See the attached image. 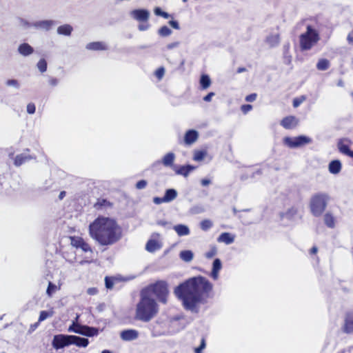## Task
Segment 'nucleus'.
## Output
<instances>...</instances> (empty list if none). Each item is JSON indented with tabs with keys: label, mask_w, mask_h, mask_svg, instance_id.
I'll list each match as a JSON object with an SVG mask.
<instances>
[{
	"label": "nucleus",
	"mask_w": 353,
	"mask_h": 353,
	"mask_svg": "<svg viewBox=\"0 0 353 353\" xmlns=\"http://www.w3.org/2000/svg\"><path fill=\"white\" fill-rule=\"evenodd\" d=\"M214 95V93L211 92H209L206 96L203 97V100L205 101H210L212 99V97Z\"/></svg>",
	"instance_id": "obj_57"
},
{
	"label": "nucleus",
	"mask_w": 353,
	"mask_h": 353,
	"mask_svg": "<svg viewBox=\"0 0 353 353\" xmlns=\"http://www.w3.org/2000/svg\"><path fill=\"white\" fill-rule=\"evenodd\" d=\"M120 336L125 341H133L138 338L139 332L136 330H125L121 332Z\"/></svg>",
	"instance_id": "obj_15"
},
{
	"label": "nucleus",
	"mask_w": 353,
	"mask_h": 353,
	"mask_svg": "<svg viewBox=\"0 0 353 353\" xmlns=\"http://www.w3.org/2000/svg\"><path fill=\"white\" fill-rule=\"evenodd\" d=\"M174 230L179 236H185L190 233L189 228L184 225H176L174 227Z\"/></svg>",
	"instance_id": "obj_31"
},
{
	"label": "nucleus",
	"mask_w": 353,
	"mask_h": 353,
	"mask_svg": "<svg viewBox=\"0 0 353 353\" xmlns=\"http://www.w3.org/2000/svg\"><path fill=\"white\" fill-rule=\"evenodd\" d=\"M320 40L319 32L310 25L306 32L299 36V45L302 51L310 50Z\"/></svg>",
	"instance_id": "obj_4"
},
{
	"label": "nucleus",
	"mask_w": 353,
	"mask_h": 353,
	"mask_svg": "<svg viewBox=\"0 0 353 353\" xmlns=\"http://www.w3.org/2000/svg\"><path fill=\"white\" fill-rule=\"evenodd\" d=\"M48 81H49L50 85H52V86L57 85L58 84V82H59L58 79H56V78H54V77H50Z\"/></svg>",
	"instance_id": "obj_55"
},
{
	"label": "nucleus",
	"mask_w": 353,
	"mask_h": 353,
	"mask_svg": "<svg viewBox=\"0 0 353 353\" xmlns=\"http://www.w3.org/2000/svg\"><path fill=\"white\" fill-rule=\"evenodd\" d=\"M54 24V21L51 20L40 21L37 22L34 26L38 28L45 30H49Z\"/></svg>",
	"instance_id": "obj_27"
},
{
	"label": "nucleus",
	"mask_w": 353,
	"mask_h": 353,
	"mask_svg": "<svg viewBox=\"0 0 353 353\" xmlns=\"http://www.w3.org/2000/svg\"><path fill=\"white\" fill-rule=\"evenodd\" d=\"M328 196L323 193H318L313 195L310 200V211L315 216H320L327 207Z\"/></svg>",
	"instance_id": "obj_6"
},
{
	"label": "nucleus",
	"mask_w": 353,
	"mask_h": 353,
	"mask_svg": "<svg viewBox=\"0 0 353 353\" xmlns=\"http://www.w3.org/2000/svg\"><path fill=\"white\" fill-rule=\"evenodd\" d=\"M211 183L210 180L208 179H202L201 181V183L203 186H207Z\"/></svg>",
	"instance_id": "obj_59"
},
{
	"label": "nucleus",
	"mask_w": 353,
	"mask_h": 353,
	"mask_svg": "<svg viewBox=\"0 0 353 353\" xmlns=\"http://www.w3.org/2000/svg\"><path fill=\"white\" fill-rule=\"evenodd\" d=\"M54 314L53 310H50L49 311L43 310L40 312L39 317V321L41 323V321H43L48 317L52 316Z\"/></svg>",
	"instance_id": "obj_36"
},
{
	"label": "nucleus",
	"mask_w": 353,
	"mask_h": 353,
	"mask_svg": "<svg viewBox=\"0 0 353 353\" xmlns=\"http://www.w3.org/2000/svg\"><path fill=\"white\" fill-rule=\"evenodd\" d=\"M88 344L89 341L88 339L71 335V345H75L77 347H85L88 345Z\"/></svg>",
	"instance_id": "obj_17"
},
{
	"label": "nucleus",
	"mask_w": 353,
	"mask_h": 353,
	"mask_svg": "<svg viewBox=\"0 0 353 353\" xmlns=\"http://www.w3.org/2000/svg\"><path fill=\"white\" fill-rule=\"evenodd\" d=\"M37 68L41 72H44L47 70V62L45 59H41L37 63Z\"/></svg>",
	"instance_id": "obj_40"
},
{
	"label": "nucleus",
	"mask_w": 353,
	"mask_h": 353,
	"mask_svg": "<svg viewBox=\"0 0 353 353\" xmlns=\"http://www.w3.org/2000/svg\"><path fill=\"white\" fill-rule=\"evenodd\" d=\"M298 119L294 116H288L281 121V125L285 129H292L298 125Z\"/></svg>",
	"instance_id": "obj_14"
},
{
	"label": "nucleus",
	"mask_w": 353,
	"mask_h": 353,
	"mask_svg": "<svg viewBox=\"0 0 353 353\" xmlns=\"http://www.w3.org/2000/svg\"><path fill=\"white\" fill-rule=\"evenodd\" d=\"M342 329L344 333H353V311L346 313Z\"/></svg>",
	"instance_id": "obj_13"
},
{
	"label": "nucleus",
	"mask_w": 353,
	"mask_h": 353,
	"mask_svg": "<svg viewBox=\"0 0 353 353\" xmlns=\"http://www.w3.org/2000/svg\"><path fill=\"white\" fill-rule=\"evenodd\" d=\"M159 305L156 301L147 294V290H141V299L136 307L134 319L143 322H149L156 316Z\"/></svg>",
	"instance_id": "obj_3"
},
{
	"label": "nucleus",
	"mask_w": 353,
	"mask_h": 353,
	"mask_svg": "<svg viewBox=\"0 0 353 353\" xmlns=\"http://www.w3.org/2000/svg\"><path fill=\"white\" fill-rule=\"evenodd\" d=\"M112 206V203L105 199H98L97 202L94 203V207L97 210H101L103 208H110Z\"/></svg>",
	"instance_id": "obj_25"
},
{
	"label": "nucleus",
	"mask_w": 353,
	"mask_h": 353,
	"mask_svg": "<svg viewBox=\"0 0 353 353\" xmlns=\"http://www.w3.org/2000/svg\"><path fill=\"white\" fill-rule=\"evenodd\" d=\"M180 257L184 261L189 262L193 259V253L190 250H183L181 252Z\"/></svg>",
	"instance_id": "obj_35"
},
{
	"label": "nucleus",
	"mask_w": 353,
	"mask_h": 353,
	"mask_svg": "<svg viewBox=\"0 0 353 353\" xmlns=\"http://www.w3.org/2000/svg\"><path fill=\"white\" fill-rule=\"evenodd\" d=\"M341 163L339 160H333L328 165L329 172L333 174H339L341 170Z\"/></svg>",
	"instance_id": "obj_19"
},
{
	"label": "nucleus",
	"mask_w": 353,
	"mask_h": 353,
	"mask_svg": "<svg viewBox=\"0 0 353 353\" xmlns=\"http://www.w3.org/2000/svg\"><path fill=\"white\" fill-rule=\"evenodd\" d=\"M172 33V30L166 26H163L160 28L159 30V34L161 37H168Z\"/></svg>",
	"instance_id": "obj_39"
},
{
	"label": "nucleus",
	"mask_w": 353,
	"mask_h": 353,
	"mask_svg": "<svg viewBox=\"0 0 353 353\" xmlns=\"http://www.w3.org/2000/svg\"><path fill=\"white\" fill-rule=\"evenodd\" d=\"M252 109V105L250 104H244L241 107V110L243 114H247Z\"/></svg>",
	"instance_id": "obj_47"
},
{
	"label": "nucleus",
	"mask_w": 353,
	"mask_h": 353,
	"mask_svg": "<svg viewBox=\"0 0 353 353\" xmlns=\"http://www.w3.org/2000/svg\"><path fill=\"white\" fill-rule=\"evenodd\" d=\"M324 222L328 228H333L335 225V219L329 212L324 215Z\"/></svg>",
	"instance_id": "obj_33"
},
{
	"label": "nucleus",
	"mask_w": 353,
	"mask_h": 353,
	"mask_svg": "<svg viewBox=\"0 0 353 353\" xmlns=\"http://www.w3.org/2000/svg\"><path fill=\"white\" fill-rule=\"evenodd\" d=\"M114 279L109 276L105 277V285L106 288L108 289H112L114 286Z\"/></svg>",
	"instance_id": "obj_45"
},
{
	"label": "nucleus",
	"mask_w": 353,
	"mask_h": 353,
	"mask_svg": "<svg viewBox=\"0 0 353 353\" xmlns=\"http://www.w3.org/2000/svg\"><path fill=\"white\" fill-rule=\"evenodd\" d=\"M87 292L90 295H95L98 293V290L97 288H90L88 289Z\"/></svg>",
	"instance_id": "obj_54"
},
{
	"label": "nucleus",
	"mask_w": 353,
	"mask_h": 353,
	"mask_svg": "<svg viewBox=\"0 0 353 353\" xmlns=\"http://www.w3.org/2000/svg\"><path fill=\"white\" fill-rule=\"evenodd\" d=\"M40 322L38 321L37 322L32 324L30 327V331L32 332L37 329V327L39 326Z\"/></svg>",
	"instance_id": "obj_60"
},
{
	"label": "nucleus",
	"mask_w": 353,
	"mask_h": 353,
	"mask_svg": "<svg viewBox=\"0 0 353 353\" xmlns=\"http://www.w3.org/2000/svg\"><path fill=\"white\" fill-rule=\"evenodd\" d=\"M311 142L312 139L304 135H300L294 138L286 137L283 139V143L290 148H299Z\"/></svg>",
	"instance_id": "obj_9"
},
{
	"label": "nucleus",
	"mask_w": 353,
	"mask_h": 353,
	"mask_svg": "<svg viewBox=\"0 0 353 353\" xmlns=\"http://www.w3.org/2000/svg\"><path fill=\"white\" fill-rule=\"evenodd\" d=\"M205 345H206V344H205V339L204 337H203L201 339V344L199 346V347L203 350L205 347Z\"/></svg>",
	"instance_id": "obj_62"
},
{
	"label": "nucleus",
	"mask_w": 353,
	"mask_h": 353,
	"mask_svg": "<svg viewBox=\"0 0 353 353\" xmlns=\"http://www.w3.org/2000/svg\"><path fill=\"white\" fill-rule=\"evenodd\" d=\"M213 285L205 277L194 276L185 280L174 289V294L182 301L185 309L196 311L201 303H205L212 292Z\"/></svg>",
	"instance_id": "obj_1"
},
{
	"label": "nucleus",
	"mask_w": 353,
	"mask_h": 353,
	"mask_svg": "<svg viewBox=\"0 0 353 353\" xmlns=\"http://www.w3.org/2000/svg\"><path fill=\"white\" fill-rule=\"evenodd\" d=\"M6 85L8 86H14L15 88H19V84L18 81L15 79H9L6 81Z\"/></svg>",
	"instance_id": "obj_50"
},
{
	"label": "nucleus",
	"mask_w": 353,
	"mask_h": 353,
	"mask_svg": "<svg viewBox=\"0 0 353 353\" xmlns=\"http://www.w3.org/2000/svg\"><path fill=\"white\" fill-rule=\"evenodd\" d=\"M36 108L33 103H30L27 105V112L29 114H34L35 112Z\"/></svg>",
	"instance_id": "obj_49"
},
{
	"label": "nucleus",
	"mask_w": 353,
	"mask_h": 353,
	"mask_svg": "<svg viewBox=\"0 0 353 353\" xmlns=\"http://www.w3.org/2000/svg\"><path fill=\"white\" fill-rule=\"evenodd\" d=\"M174 154L172 152L167 153L162 159L161 161H158L157 163H163L166 167H170L173 165L174 161Z\"/></svg>",
	"instance_id": "obj_23"
},
{
	"label": "nucleus",
	"mask_w": 353,
	"mask_h": 353,
	"mask_svg": "<svg viewBox=\"0 0 353 353\" xmlns=\"http://www.w3.org/2000/svg\"><path fill=\"white\" fill-rule=\"evenodd\" d=\"M153 202L157 204V205H159V204H161L162 203H166L165 199H164V196L163 197H154L153 199Z\"/></svg>",
	"instance_id": "obj_52"
},
{
	"label": "nucleus",
	"mask_w": 353,
	"mask_h": 353,
	"mask_svg": "<svg viewBox=\"0 0 353 353\" xmlns=\"http://www.w3.org/2000/svg\"><path fill=\"white\" fill-rule=\"evenodd\" d=\"M217 253V248L215 245H212L210 250L205 254V256L208 259H212Z\"/></svg>",
	"instance_id": "obj_43"
},
{
	"label": "nucleus",
	"mask_w": 353,
	"mask_h": 353,
	"mask_svg": "<svg viewBox=\"0 0 353 353\" xmlns=\"http://www.w3.org/2000/svg\"><path fill=\"white\" fill-rule=\"evenodd\" d=\"M206 154L207 152L205 150H196L194 153L193 159L196 161H202Z\"/></svg>",
	"instance_id": "obj_37"
},
{
	"label": "nucleus",
	"mask_w": 353,
	"mask_h": 353,
	"mask_svg": "<svg viewBox=\"0 0 353 353\" xmlns=\"http://www.w3.org/2000/svg\"><path fill=\"white\" fill-rule=\"evenodd\" d=\"M159 248L160 245L156 240L154 239L149 240L145 245V249L149 252H154Z\"/></svg>",
	"instance_id": "obj_26"
},
{
	"label": "nucleus",
	"mask_w": 353,
	"mask_h": 353,
	"mask_svg": "<svg viewBox=\"0 0 353 353\" xmlns=\"http://www.w3.org/2000/svg\"><path fill=\"white\" fill-rule=\"evenodd\" d=\"M169 24L174 29L178 30L179 29V23L176 21H170Z\"/></svg>",
	"instance_id": "obj_56"
},
{
	"label": "nucleus",
	"mask_w": 353,
	"mask_h": 353,
	"mask_svg": "<svg viewBox=\"0 0 353 353\" xmlns=\"http://www.w3.org/2000/svg\"><path fill=\"white\" fill-rule=\"evenodd\" d=\"M72 31V27L68 24L60 26L57 28L58 34L65 35V36L70 35Z\"/></svg>",
	"instance_id": "obj_28"
},
{
	"label": "nucleus",
	"mask_w": 353,
	"mask_h": 353,
	"mask_svg": "<svg viewBox=\"0 0 353 353\" xmlns=\"http://www.w3.org/2000/svg\"><path fill=\"white\" fill-rule=\"evenodd\" d=\"M350 140L341 139L337 144L339 152L353 159V150L350 149Z\"/></svg>",
	"instance_id": "obj_12"
},
{
	"label": "nucleus",
	"mask_w": 353,
	"mask_h": 353,
	"mask_svg": "<svg viewBox=\"0 0 353 353\" xmlns=\"http://www.w3.org/2000/svg\"><path fill=\"white\" fill-rule=\"evenodd\" d=\"M213 225L212 222L210 219H204L200 223V228L203 231H207Z\"/></svg>",
	"instance_id": "obj_38"
},
{
	"label": "nucleus",
	"mask_w": 353,
	"mask_h": 353,
	"mask_svg": "<svg viewBox=\"0 0 353 353\" xmlns=\"http://www.w3.org/2000/svg\"><path fill=\"white\" fill-rule=\"evenodd\" d=\"M257 94L256 93L250 94L245 97V101L248 102H252L256 100Z\"/></svg>",
	"instance_id": "obj_51"
},
{
	"label": "nucleus",
	"mask_w": 353,
	"mask_h": 353,
	"mask_svg": "<svg viewBox=\"0 0 353 353\" xmlns=\"http://www.w3.org/2000/svg\"><path fill=\"white\" fill-rule=\"evenodd\" d=\"M66 194V192L65 191H61L59 195V199L60 200H62Z\"/></svg>",
	"instance_id": "obj_64"
},
{
	"label": "nucleus",
	"mask_w": 353,
	"mask_h": 353,
	"mask_svg": "<svg viewBox=\"0 0 353 353\" xmlns=\"http://www.w3.org/2000/svg\"><path fill=\"white\" fill-rule=\"evenodd\" d=\"M19 52L23 56H28L33 53V48L27 43L21 44L18 48Z\"/></svg>",
	"instance_id": "obj_22"
},
{
	"label": "nucleus",
	"mask_w": 353,
	"mask_h": 353,
	"mask_svg": "<svg viewBox=\"0 0 353 353\" xmlns=\"http://www.w3.org/2000/svg\"><path fill=\"white\" fill-rule=\"evenodd\" d=\"M280 37L279 34L272 35L267 39V41L271 44V46H276L279 43Z\"/></svg>",
	"instance_id": "obj_41"
},
{
	"label": "nucleus",
	"mask_w": 353,
	"mask_h": 353,
	"mask_svg": "<svg viewBox=\"0 0 353 353\" xmlns=\"http://www.w3.org/2000/svg\"><path fill=\"white\" fill-rule=\"evenodd\" d=\"M165 74V69L163 67H160L156 71H155V76L157 77V78L159 79V80H161L163 75Z\"/></svg>",
	"instance_id": "obj_46"
},
{
	"label": "nucleus",
	"mask_w": 353,
	"mask_h": 353,
	"mask_svg": "<svg viewBox=\"0 0 353 353\" xmlns=\"http://www.w3.org/2000/svg\"><path fill=\"white\" fill-rule=\"evenodd\" d=\"M178 45H179V42H173V43L168 44L167 48L168 49H172V48H174L175 47H177Z\"/></svg>",
	"instance_id": "obj_61"
},
{
	"label": "nucleus",
	"mask_w": 353,
	"mask_h": 353,
	"mask_svg": "<svg viewBox=\"0 0 353 353\" xmlns=\"http://www.w3.org/2000/svg\"><path fill=\"white\" fill-rule=\"evenodd\" d=\"M147 185V181L145 180H140L136 183V188L139 190L143 189Z\"/></svg>",
	"instance_id": "obj_48"
},
{
	"label": "nucleus",
	"mask_w": 353,
	"mask_h": 353,
	"mask_svg": "<svg viewBox=\"0 0 353 353\" xmlns=\"http://www.w3.org/2000/svg\"><path fill=\"white\" fill-rule=\"evenodd\" d=\"M199 138V133L195 130H188L184 136V143L187 145H190L194 143Z\"/></svg>",
	"instance_id": "obj_16"
},
{
	"label": "nucleus",
	"mask_w": 353,
	"mask_h": 353,
	"mask_svg": "<svg viewBox=\"0 0 353 353\" xmlns=\"http://www.w3.org/2000/svg\"><path fill=\"white\" fill-rule=\"evenodd\" d=\"M305 100H306V97L305 95H301L299 97L294 98L293 99V107L294 108L299 107Z\"/></svg>",
	"instance_id": "obj_42"
},
{
	"label": "nucleus",
	"mask_w": 353,
	"mask_h": 353,
	"mask_svg": "<svg viewBox=\"0 0 353 353\" xmlns=\"http://www.w3.org/2000/svg\"><path fill=\"white\" fill-rule=\"evenodd\" d=\"M194 167L190 165H183L179 168L176 170V173L178 174L187 176L192 170H194Z\"/></svg>",
	"instance_id": "obj_29"
},
{
	"label": "nucleus",
	"mask_w": 353,
	"mask_h": 353,
	"mask_svg": "<svg viewBox=\"0 0 353 353\" xmlns=\"http://www.w3.org/2000/svg\"><path fill=\"white\" fill-rule=\"evenodd\" d=\"M57 288L56 285L53 284L52 282H49L46 290V293L48 296H52V294L57 290Z\"/></svg>",
	"instance_id": "obj_44"
},
{
	"label": "nucleus",
	"mask_w": 353,
	"mask_h": 353,
	"mask_svg": "<svg viewBox=\"0 0 353 353\" xmlns=\"http://www.w3.org/2000/svg\"><path fill=\"white\" fill-rule=\"evenodd\" d=\"M163 12V11L159 7H157L154 9V12L157 16H161Z\"/></svg>",
	"instance_id": "obj_58"
},
{
	"label": "nucleus",
	"mask_w": 353,
	"mask_h": 353,
	"mask_svg": "<svg viewBox=\"0 0 353 353\" xmlns=\"http://www.w3.org/2000/svg\"><path fill=\"white\" fill-rule=\"evenodd\" d=\"M211 85V80L208 74H202L200 78V85L202 90H206Z\"/></svg>",
	"instance_id": "obj_30"
},
{
	"label": "nucleus",
	"mask_w": 353,
	"mask_h": 353,
	"mask_svg": "<svg viewBox=\"0 0 353 353\" xmlns=\"http://www.w3.org/2000/svg\"><path fill=\"white\" fill-rule=\"evenodd\" d=\"M318 252V248L316 246H313L310 250V254L313 255V254H316Z\"/></svg>",
	"instance_id": "obj_63"
},
{
	"label": "nucleus",
	"mask_w": 353,
	"mask_h": 353,
	"mask_svg": "<svg viewBox=\"0 0 353 353\" xmlns=\"http://www.w3.org/2000/svg\"><path fill=\"white\" fill-rule=\"evenodd\" d=\"M53 347L56 350L63 348L71 345V335L57 334L52 341Z\"/></svg>",
	"instance_id": "obj_10"
},
{
	"label": "nucleus",
	"mask_w": 353,
	"mask_h": 353,
	"mask_svg": "<svg viewBox=\"0 0 353 353\" xmlns=\"http://www.w3.org/2000/svg\"><path fill=\"white\" fill-rule=\"evenodd\" d=\"M347 41L350 45L353 46V30L348 33L347 36Z\"/></svg>",
	"instance_id": "obj_53"
},
{
	"label": "nucleus",
	"mask_w": 353,
	"mask_h": 353,
	"mask_svg": "<svg viewBox=\"0 0 353 353\" xmlns=\"http://www.w3.org/2000/svg\"><path fill=\"white\" fill-rule=\"evenodd\" d=\"M176 196H177V192L174 189H168L165 191V193L164 195V199H165L166 203H168V202H170V201H173L174 199H175Z\"/></svg>",
	"instance_id": "obj_32"
},
{
	"label": "nucleus",
	"mask_w": 353,
	"mask_h": 353,
	"mask_svg": "<svg viewBox=\"0 0 353 353\" xmlns=\"http://www.w3.org/2000/svg\"><path fill=\"white\" fill-rule=\"evenodd\" d=\"M70 243L74 248L81 249L84 252H92L90 245L81 236H70Z\"/></svg>",
	"instance_id": "obj_11"
},
{
	"label": "nucleus",
	"mask_w": 353,
	"mask_h": 353,
	"mask_svg": "<svg viewBox=\"0 0 353 353\" xmlns=\"http://www.w3.org/2000/svg\"><path fill=\"white\" fill-rule=\"evenodd\" d=\"M234 241V236L229 232H223L217 239L218 242L224 243L227 245L232 243Z\"/></svg>",
	"instance_id": "obj_20"
},
{
	"label": "nucleus",
	"mask_w": 353,
	"mask_h": 353,
	"mask_svg": "<svg viewBox=\"0 0 353 353\" xmlns=\"http://www.w3.org/2000/svg\"><path fill=\"white\" fill-rule=\"evenodd\" d=\"M32 159H34V157L30 154L26 155L24 154H19L15 157L14 159V164L16 166H20L27 161L31 160Z\"/></svg>",
	"instance_id": "obj_21"
},
{
	"label": "nucleus",
	"mask_w": 353,
	"mask_h": 353,
	"mask_svg": "<svg viewBox=\"0 0 353 353\" xmlns=\"http://www.w3.org/2000/svg\"><path fill=\"white\" fill-rule=\"evenodd\" d=\"M90 236L101 246H111L123 237V228L111 217L98 216L88 226Z\"/></svg>",
	"instance_id": "obj_2"
},
{
	"label": "nucleus",
	"mask_w": 353,
	"mask_h": 353,
	"mask_svg": "<svg viewBox=\"0 0 353 353\" xmlns=\"http://www.w3.org/2000/svg\"><path fill=\"white\" fill-rule=\"evenodd\" d=\"M222 268L221 262L219 259H216L212 264V270L210 274L211 277L214 280H216L219 277V272Z\"/></svg>",
	"instance_id": "obj_18"
},
{
	"label": "nucleus",
	"mask_w": 353,
	"mask_h": 353,
	"mask_svg": "<svg viewBox=\"0 0 353 353\" xmlns=\"http://www.w3.org/2000/svg\"><path fill=\"white\" fill-rule=\"evenodd\" d=\"M69 330L90 337L97 336L99 334V330L97 328L88 325H82L77 323H73L69 327Z\"/></svg>",
	"instance_id": "obj_8"
},
{
	"label": "nucleus",
	"mask_w": 353,
	"mask_h": 353,
	"mask_svg": "<svg viewBox=\"0 0 353 353\" xmlns=\"http://www.w3.org/2000/svg\"><path fill=\"white\" fill-rule=\"evenodd\" d=\"M131 16L141 23L138 26L140 31L147 30L150 24L148 23L150 12L145 9H136L131 12Z\"/></svg>",
	"instance_id": "obj_7"
},
{
	"label": "nucleus",
	"mask_w": 353,
	"mask_h": 353,
	"mask_svg": "<svg viewBox=\"0 0 353 353\" xmlns=\"http://www.w3.org/2000/svg\"><path fill=\"white\" fill-rule=\"evenodd\" d=\"M142 290H147V294L150 296V293L154 294L160 302L163 303L167 302L169 291L168 283L165 281H157Z\"/></svg>",
	"instance_id": "obj_5"
},
{
	"label": "nucleus",
	"mask_w": 353,
	"mask_h": 353,
	"mask_svg": "<svg viewBox=\"0 0 353 353\" xmlns=\"http://www.w3.org/2000/svg\"><path fill=\"white\" fill-rule=\"evenodd\" d=\"M330 67V61L326 59H321L316 64V68L319 70H326Z\"/></svg>",
	"instance_id": "obj_34"
},
{
	"label": "nucleus",
	"mask_w": 353,
	"mask_h": 353,
	"mask_svg": "<svg viewBox=\"0 0 353 353\" xmlns=\"http://www.w3.org/2000/svg\"><path fill=\"white\" fill-rule=\"evenodd\" d=\"M86 48L90 50H106V46L104 43L101 41H94L89 43Z\"/></svg>",
	"instance_id": "obj_24"
}]
</instances>
